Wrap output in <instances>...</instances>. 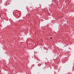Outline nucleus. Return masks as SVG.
<instances>
[{"instance_id": "nucleus-1", "label": "nucleus", "mask_w": 74, "mask_h": 74, "mask_svg": "<svg viewBox=\"0 0 74 74\" xmlns=\"http://www.w3.org/2000/svg\"><path fill=\"white\" fill-rule=\"evenodd\" d=\"M50 39H52V37H50Z\"/></svg>"}]
</instances>
